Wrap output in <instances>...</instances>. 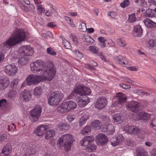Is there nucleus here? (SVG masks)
<instances>
[{
    "label": "nucleus",
    "instance_id": "1",
    "mask_svg": "<svg viewBox=\"0 0 156 156\" xmlns=\"http://www.w3.org/2000/svg\"><path fill=\"white\" fill-rule=\"evenodd\" d=\"M30 66L31 71L34 73L41 74L42 76L48 75L51 80L55 76L56 72L51 62H48L45 65L42 60H37L31 63Z\"/></svg>",
    "mask_w": 156,
    "mask_h": 156
},
{
    "label": "nucleus",
    "instance_id": "2",
    "mask_svg": "<svg viewBox=\"0 0 156 156\" xmlns=\"http://www.w3.org/2000/svg\"><path fill=\"white\" fill-rule=\"evenodd\" d=\"M16 33L13 36L10 37L5 41L3 42L2 51H4L6 49L11 48L13 46L16 45L23 41L26 37V35L23 30L18 28L16 29Z\"/></svg>",
    "mask_w": 156,
    "mask_h": 156
},
{
    "label": "nucleus",
    "instance_id": "3",
    "mask_svg": "<svg viewBox=\"0 0 156 156\" xmlns=\"http://www.w3.org/2000/svg\"><path fill=\"white\" fill-rule=\"evenodd\" d=\"M73 136L70 134L63 135L58 140L57 144L59 147H61L63 145L65 150L68 151L71 149V144L73 142Z\"/></svg>",
    "mask_w": 156,
    "mask_h": 156
},
{
    "label": "nucleus",
    "instance_id": "4",
    "mask_svg": "<svg viewBox=\"0 0 156 156\" xmlns=\"http://www.w3.org/2000/svg\"><path fill=\"white\" fill-rule=\"evenodd\" d=\"M48 75H44L43 76L37 75L30 74L26 78V83L29 86L35 85L43 80L50 81L51 80Z\"/></svg>",
    "mask_w": 156,
    "mask_h": 156
},
{
    "label": "nucleus",
    "instance_id": "5",
    "mask_svg": "<svg viewBox=\"0 0 156 156\" xmlns=\"http://www.w3.org/2000/svg\"><path fill=\"white\" fill-rule=\"evenodd\" d=\"M63 94L61 91H56L52 92L49 96L48 100V104L52 106L58 105L63 99Z\"/></svg>",
    "mask_w": 156,
    "mask_h": 156
},
{
    "label": "nucleus",
    "instance_id": "6",
    "mask_svg": "<svg viewBox=\"0 0 156 156\" xmlns=\"http://www.w3.org/2000/svg\"><path fill=\"white\" fill-rule=\"evenodd\" d=\"M41 108L40 106L36 105L33 109L30 111V118L32 121L35 122L38 120L41 115Z\"/></svg>",
    "mask_w": 156,
    "mask_h": 156
},
{
    "label": "nucleus",
    "instance_id": "7",
    "mask_svg": "<svg viewBox=\"0 0 156 156\" xmlns=\"http://www.w3.org/2000/svg\"><path fill=\"white\" fill-rule=\"evenodd\" d=\"M19 52L21 55L29 56L33 55L34 51L30 45H23L19 48Z\"/></svg>",
    "mask_w": 156,
    "mask_h": 156
},
{
    "label": "nucleus",
    "instance_id": "8",
    "mask_svg": "<svg viewBox=\"0 0 156 156\" xmlns=\"http://www.w3.org/2000/svg\"><path fill=\"white\" fill-rule=\"evenodd\" d=\"M5 72L8 76H13L18 71L17 67L14 64L6 65L4 69Z\"/></svg>",
    "mask_w": 156,
    "mask_h": 156
},
{
    "label": "nucleus",
    "instance_id": "9",
    "mask_svg": "<svg viewBox=\"0 0 156 156\" xmlns=\"http://www.w3.org/2000/svg\"><path fill=\"white\" fill-rule=\"evenodd\" d=\"M107 104V101L106 98L101 97L99 98L96 102L95 107L99 109L104 108Z\"/></svg>",
    "mask_w": 156,
    "mask_h": 156
},
{
    "label": "nucleus",
    "instance_id": "10",
    "mask_svg": "<svg viewBox=\"0 0 156 156\" xmlns=\"http://www.w3.org/2000/svg\"><path fill=\"white\" fill-rule=\"evenodd\" d=\"M47 129V126L46 125H42L37 127L34 131L36 135L38 136H43Z\"/></svg>",
    "mask_w": 156,
    "mask_h": 156
},
{
    "label": "nucleus",
    "instance_id": "11",
    "mask_svg": "<svg viewBox=\"0 0 156 156\" xmlns=\"http://www.w3.org/2000/svg\"><path fill=\"white\" fill-rule=\"evenodd\" d=\"M108 138L107 136L102 133L98 135L96 139L97 143L98 144L104 145L107 142Z\"/></svg>",
    "mask_w": 156,
    "mask_h": 156
},
{
    "label": "nucleus",
    "instance_id": "12",
    "mask_svg": "<svg viewBox=\"0 0 156 156\" xmlns=\"http://www.w3.org/2000/svg\"><path fill=\"white\" fill-rule=\"evenodd\" d=\"M83 90V86L80 84H76L72 92L69 96V99H71L74 96V93L82 96V93Z\"/></svg>",
    "mask_w": 156,
    "mask_h": 156
},
{
    "label": "nucleus",
    "instance_id": "13",
    "mask_svg": "<svg viewBox=\"0 0 156 156\" xmlns=\"http://www.w3.org/2000/svg\"><path fill=\"white\" fill-rule=\"evenodd\" d=\"M31 94L30 91L25 90L22 91L20 94V98L24 101H29L31 98Z\"/></svg>",
    "mask_w": 156,
    "mask_h": 156
},
{
    "label": "nucleus",
    "instance_id": "14",
    "mask_svg": "<svg viewBox=\"0 0 156 156\" xmlns=\"http://www.w3.org/2000/svg\"><path fill=\"white\" fill-rule=\"evenodd\" d=\"M76 101L80 107H83L86 106L89 102V98L87 97L82 98L77 97L76 99Z\"/></svg>",
    "mask_w": 156,
    "mask_h": 156
},
{
    "label": "nucleus",
    "instance_id": "15",
    "mask_svg": "<svg viewBox=\"0 0 156 156\" xmlns=\"http://www.w3.org/2000/svg\"><path fill=\"white\" fill-rule=\"evenodd\" d=\"M94 137L92 136H85L80 141L81 146H87L89 144L94 140Z\"/></svg>",
    "mask_w": 156,
    "mask_h": 156
},
{
    "label": "nucleus",
    "instance_id": "16",
    "mask_svg": "<svg viewBox=\"0 0 156 156\" xmlns=\"http://www.w3.org/2000/svg\"><path fill=\"white\" fill-rule=\"evenodd\" d=\"M102 131L106 132V134L108 135L112 134L115 132L114 126L111 124H108L107 126H105L102 128Z\"/></svg>",
    "mask_w": 156,
    "mask_h": 156
},
{
    "label": "nucleus",
    "instance_id": "17",
    "mask_svg": "<svg viewBox=\"0 0 156 156\" xmlns=\"http://www.w3.org/2000/svg\"><path fill=\"white\" fill-rule=\"evenodd\" d=\"M9 80L7 77H2L0 79V88L3 90L6 89L8 86Z\"/></svg>",
    "mask_w": 156,
    "mask_h": 156
},
{
    "label": "nucleus",
    "instance_id": "18",
    "mask_svg": "<svg viewBox=\"0 0 156 156\" xmlns=\"http://www.w3.org/2000/svg\"><path fill=\"white\" fill-rule=\"evenodd\" d=\"M151 115L144 112H139L136 119L148 120L150 119Z\"/></svg>",
    "mask_w": 156,
    "mask_h": 156
},
{
    "label": "nucleus",
    "instance_id": "19",
    "mask_svg": "<svg viewBox=\"0 0 156 156\" xmlns=\"http://www.w3.org/2000/svg\"><path fill=\"white\" fill-rule=\"evenodd\" d=\"M133 36L136 37H140L142 34V29L140 25L134 26L133 33Z\"/></svg>",
    "mask_w": 156,
    "mask_h": 156
},
{
    "label": "nucleus",
    "instance_id": "20",
    "mask_svg": "<svg viewBox=\"0 0 156 156\" xmlns=\"http://www.w3.org/2000/svg\"><path fill=\"white\" fill-rule=\"evenodd\" d=\"M12 147L10 145H6L4 147L0 155L1 156H6L10 154L12 151Z\"/></svg>",
    "mask_w": 156,
    "mask_h": 156
},
{
    "label": "nucleus",
    "instance_id": "21",
    "mask_svg": "<svg viewBox=\"0 0 156 156\" xmlns=\"http://www.w3.org/2000/svg\"><path fill=\"white\" fill-rule=\"evenodd\" d=\"M139 103L137 102L131 101L130 105L128 107L129 109L132 112H136L137 111L139 108Z\"/></svg>",
    "mask_w": 156,
    "mask_h": 156
},
{
    "label": "nucleus",
    "instance_id": "22",
    "mask_svg": "<svg viewBox=\"0 0 156 156\" xmlns=\"http://www.w3.org/2000/svg\"><path fill=\"white\" fill-rule=\"evenodd\" d=\"M116 97L118 98L117 99L119 102L121 104L125 102L127 99L125 94L121 92L117 93Z\"/></svg>",
    "mask_w": 156,
    "mask_h": 156
},
{
    "label": "nucleus",
    "instance_id": "23",
    "mask_svg": "<svg viewBox=\"0 0 156 156\" xmlns=\"http://www.w3.org/2000/svg\"><path fill=\"white\" fill-rule=\"evenodd\" d=\"M117 62L121 65L122 66L127 67L128 62L126 58L120 56L117 57Z\"/></svg>",
    "mask_w": 156,
    "mask_h": 156
},
{
    "label": "nucleus",
    "instance_id": "24",
    "mask_svg": "<svg viewBox=\"0 0 156 156\" xmlns=\"http://www.w3.org/2000/svg\"><path fill=\"white\" fill-rule=\"evenodd\" d=\"M113 118L114 122L118 123H121L124 119V117L120 113L115 114L113 115Z\"/></svg>",
    "mask_w": 156,
    "mask_h": 156
},
{
    "label": "nucleus",
    "instance_id": "25",
    "mask_svg": "<svg viewBox=\"0 0 156 156\" xmlns=\"http://www.w3.org/2000/svg\"><path fill=\"white\" fill-rule=\"evenodd\" d=\"M145 25L148 28L156 27V23L149 19H146L144 20Z\"/></svg>",
    "mask_w": 156,
    "mask_h": 156
},
{
    "label": "nucleus",
    "instance_id": "26",
    "mask_svg": "<svg viewBox=\"0 0 156 156\" xmlns=\"http://www.w3.org/2000/svg\"><path fill=\"white\" fill-rule=\"evenodd\" d=\"M35 153L34 149L30 146H28L25 151L24 156H33Z\"/></svg>",
    "mask_w": 156,
    "mask_h": 156
},
{
    "label": "nucleus",
    "instance_id": "27",
    "mask_svg": "<svg viewBox=\"0 0 156 156\" xmlns=\"http://www.w3.org/2000/svg\"><path fill=\"white\" fill-rule=\"evenodd\" d=\"M57 110L58 111L62 113L68 112L66 102H64L59 105L57 108Z\"/></svg>",
    "mask_w": 156,
    "mask_h": 156
},
{
    "label": "nucleus",
    "instance_id": "28",
    "mask_svg": "<svg viewBox=\"0 0 156 156\" xmlns=\"http://www.w3.org/2000/svg\"><path fill=\"white\" fill-rule=\"evenodd\" d=\"M89 115L88 114L86 113L83 114L80 119L79 123L80 126H81L84 125L86 121L88 119Z\"/></svg>",
    "mask_w": 156,
    "mask_h": 156
},
{
    "label": "nucleus",
    "instance_id": "29",
    "mask_svg": "<svg viewBox=\"0 0 156 156\" xmlns=\"http://www.w3.org/2000/svg\"><path fill=\"white\" fill-rule=\"evenodd\" d=\"M18 80L16 78L13 79L9 84V87L12 89H17Z\"/></svg>",
    "mask_w": 156,
    "mask_h": 156
},
{
    "label": "nucleus",
    "instance_id": "30",
    "mask_svg": "<svg viewBox=\"0 0 156 156\" xmlns=\"http://www.w3.org/2000/svg\"><path fill=\"white\" fill-rule=\"evenodd\" d=\"M65 102L69 111L71 109H74L77 106L76 103L73 101H68Z\"/></svg>",
    "mask_w": 156,
    "mask_h": 156
},
{
    "label": "nucleus",
    "instance_id": "31",
    "mask_svg": "<svg viewBox=\"0 0 156 156\" xmlns=\"http://www.w3.org/2000/svg\"><path fill=\"white\" fill-rule=\"evenodd\" d=\"M91 125L95 129H99L101 128L102 124L99 120H96L92 122Z\"/></svg>",
    "mask_w": 156,
    "mask_h": 156
},
{
    "label": "nucleus",
    "instance_id": "32",
    "mask_svg": "<svg viewBox=\"0 0 156 156\" xmlns=\"http://www.w3.org/2000/svg\"><path fill=\"white\" fill-rule=\"evenodd\" d=\"M29 61L28 58L27 57H22L20 58L18 61L19 66H22L26 65Z\"/></svg>",
    "mask_w": 156,
    "mask_h": 156
},
{
    "label": "nucleus",
    "instance_id": "33",
    "mask_svg": "<svg viewBox=\"0 0 156 156\" xmlns=\"http://www.w3.org/2000/svg\"><path fill=\"white\" fill-rule=\"evenodd\" d=\"M55 135V131L53 130H50L48 131L45 135V137L46 139L49 140L53 137Z\"/></svg>",
    "mask_w": 156,
    "mask_h": 156
},
{
    "label": "nucleus",
    "instance_id": "34",
    "mask_svg": "<svg viewBox=\"0 0 156 156\" xmlns=\"http://www.w3.org/2000/svg\"><path fill=\"white\" fill-rule=\"evenodd\" d=\"M97 148L96 145L93 144H89L86 148V151L88 152H91L95 151Z\"/></svg>",
    "mask_w": 156,
    "mask_h": 156
},
{
    "label": "nucleus",
    "instance_id": "35",
    "mask_svg": "<svg viewBox=\"0 0 156 156\" xmlns=\"http://www.w3.org/2000/svg\"><path fill=\"white\" fill-rule=\"evenodd\" d=\"M83 38L85 41L88 43H92L94 41V40L90 35H84Z\"/></svg>",
    "mask_w": 156,
    "mask_h": 156
},
{
    "label": "nucleus",
    "instance_id": "36",
    "mask_svg": "<svg viewBox=\"0 0 156 156\" xmlns=\"http://www.w3.org/2000/svg\"><path fill=\"white\" fill-rule=\"evenodd\" d=\"M58 128L60 131L65 132L66 130L68 129L69 126L66 124L61 123L58 126Z\"/></svg>",
    "mask_w": 156,
    "mask_h": 156
},
{
    "label": "nucleus",
    "instance_id": "37",
    "mask_svg": "<svg viewBox=\"0 0 156 156\" xmlns=\"http://www.w3.org/2000/svg\"><path fill=\"white\" fill-rule=\"evenodd\" d=\"M91 132V127L90 126H87L81 131V133L83 135L87 134Z\"/></svg>",
    "mask_w": 156,
    "mask_h": 156
},
{
    "label": "nucleus",
    "instance_id": "38",
    "mask_svg": "<svg viewBox=\"0 0 156 156\" xmlns=\"http://www.w3.org/2000/svg\"><path fill=\"white\" fill-rule=\"evenodd\" d=\"M73 53L75 56L78 59H80L83 57V54L81 52L79 51L77 49L75 50Z\"/></svg>",
    "mask_w": 156,
    "mask_h": 156
},
{
    "label": "nucleus",
    "instance_id": "39",
    "mask_svg": "<svg viewBox=\"0 0 156 156\" xmlns=\"http://www.w3.org/2000/svg\"><path fill=\"white\" fill-rule=\"evenodd\" d=\"M89 48V51L93 54H97L99 52V49L94 46H90Z\"/></svg>",
    "mask_w": 156,
    "mask_h": 156
},
{
    "label": "nucleus",
    "instance_id": "40",
    "mask_svg": "<svg viewBox=\"0 0 156 156\" xmlns=\"http://www.w3.org/2000/svg\"><path fill=\"white\" fill-rule=\"evenodd\" d=\"M34 94L35 96L40 95L41 94L42 90L41 88L40 87H36L34 90Z\"/></svg>",
    "mask_w": 156,
    "mask_h": 156
},
{
    "label": "nucleus",
    "instance_id": "41",
    "mask_svg": "<svg viewBox=\"0 0 156 156\" xmlns=\"http://www.w3.org/2000/svg\"><path fill=\"white\" fill-rule=\"evenodd\" d=\"M62 44L64 47L66 49H70L72 48L71 44L65 39H62Z\"/></svg>",
    "mask_w": 156,
    "mask_h": 156
},
{
    "label": "nucleus",
    "instance_id": "42",
    "mask_svg": "<svg viewBox=\"0 0 156 156\" xmlns=\"http://www.w3.org/2000/svg\"><path fill=\"white\" fill-rule=\"evenodd\" d=\"M16 89L12 90L8 94V97L10 98H14L16 97L17 92Z\"/></svg>",
    "mask_w": 156,
    "mask_h": 156
},
{
    "label": "nucleus",
    "instance_id": "43",
    "mask_svg": "<svg viewBox=\"0 0 156 156\" xmlns=\"http://www.w3.org/2000/svg\"><path fill=\"white\" fill-rule=\"evenodd\" d=\"M91 91L90 89L88 87L83 86V90L82 93V96L85 95H89L90 94Z\"/></svg>",
    "mask_w": 156,
    "mask_h": 156
},
{
    "label": "nucleus",
    "instance_id": "44",
    "mask_svg": "<svg viewBox=\"0 0 156 156\" xmlns=\"http://www.w3.org/2000/svg\"><path fill=\"white\" fill-rule=\"evenodd\" d=\"M124 130L127 133L132 134L133 129H134L133 126H125L124 128Z\"/></svg>",
    "mask_w": 156,
    "mask_h": 156
},
{
    "label": "nucleus",
    "instance_id": "45",
    "mask_svg": "<svg viewBox=\"0 0 156 156\" xmlns=\"http://www.w3.org/2000/svg\"><path fill=\"white\" fill-rule=\"evenodd\" d=\"M147 45L148 47L153 48L154 46L156 45V39L154 40H150L147 43Z\"/></svg>",
    "mask_w": 156,
    "mask_h": 156
},
{
    "label": "nucleus",
    "instance_id": "46",
    "mask_svg": "<svg viewBox=\"0 0 156 156\" xmlns=\"http://www.w3.org/2000/svg\"><path fill=\"white\" fill-rule=\"evenodd\" d=\"M136 20V18L135 16V14H132L129 15L128 21L131 23H133L135 22Z\"/></svg>",
    "mask_w": 156,
    "mask_h": 156
},
{
    "label": "nucleus",
    "instance_id": "47",
    "mask_svg": "<svg viewBox=\"0 0 156 156\" xmlns=\"http://www.w3.org/2000/svg\"><path fill=\"white\" fill-rule=\"evenodd\" d=\"M79 29L81 32H85L87 30L86 25L84 23H82L79 25Z\"/></svg>",
    "mask_w": 156,
    "mask_h": 156
},
{
    "label": "nucleus",
    "instance_id": "48",
    "mask_svg": "<svg viewBox=\"0 0 156 156\" xmlns=\"http://www.w3.org/2000/svg\"><path fill=\"white\" fill-rule=\"evenodd\" d=\"M137 156H147V152L143 150H140L138 151L136 150Z\"/></svg>",
    "mask_w": 156,
    "mask_h": 156
},
{
    "label": "nucleus",
    "instance_id": "49",
    "mask_svg": "<svg viewBox=\"0 0 156 156\" xmlns=\"http://www.w3.org/2000/svg\"><path fill=\"white\" fill-rule=\"evenodd\" d=\"M47 52L48 54L52 55L55 56L56 55V52L50 47L47 48Z\"/></svg>",
    "mask_w": 156,
    "mask_h": 156
},
{
    "label": "nucleus",
    "instance_id": "50",
    "mask_svg": "<svg viewBox=\"0 0 156 156\" xmlns=\"http://www.w3.org/2000/svg\"><path fill=\"white\" fill-rule=\"evenodd\" d=\"M9 57L10 58L11 60L15 59L17 57V52L16 51H13L12 52Z\"/></svg>",
    "mask_w": 156,
    "mask_h": 156
},
{
    "label": "nucleus",
    "instance_id": "51",
    "mask_svg": "<svg viewBox=\"0 0 156 156\" xmlns=\"http://www.w3.org/2000/svg\"><path fill=\"white\" fill-rule=\"evenodd\" d=\"M111 142L113 146H116L118 145L117 138L116 137H112L111 140Z\"/></svg>",
    "mask_w": 156,
    "mask_h": 156
},
{
    "label": "nucleus",
    "instance_id": "52",
    "mask_svg": "<svg viewBox=\"0 0 156 156\" xmlns=\"http://www.w3.org/2000/svg\"><path fill=\"white\" fill-rule=\"evenodd\" d=\"M37 9L38 10V14L40 15L41 14L45 11V9L41 5H38Z\"/></svg>",
    "mask_w": 156,
    "mask_h": 156
},
{
    "label": "nucleus",
    "instance_id": "53",
    "mask_svg": "<svg viewBox=\"0 0 156 156\" xmlns=\"http://www.w3.org/2000/svg\"><path fill=\"white\" fill-rule=\"evenodd\" d=\"M129 0H124L120 4V6L122 8H125L129 5Z\"/></svg>",
    "mask_w": 156,
    "mask_h": 156
},
{
    "label": "nucleus",
    "instance_id": "54",
    "mask_svg": "<svg viewBox=\"0 0 156 156\" xmlns=\"http://www.w3.org/2000/svg\"><path fill=\"white\" fill-rule=\"evenodd\" d=\"M117 42L118 44L121 47L124 46L126 45L125 41L121 39H118Z\"/></svg>",
    "mask_w": 156,
    "mask_h": 156
},
{
    "label": "nucleus",
    "instance_id": "55",
    "mask_svg": "<svg viewBox=\"0 0 156 156\" xmlns=\"http://www.w3.org/2000/svg\"><path fill=\"white\" fill-rule=\"evenodd\" d=\"M116 137L117 138L118 144H121L124 139L123 136L122 135H119Z\"/></svg>",
    "mask_w": 156,
    "mask_h": 156
},
{
    "label": "nucleus",
    "instance_id": "56",
    "mask_svg": "<svg viewBox=\"0 0 156 156\" xmlns=\"http://www.w3.org/2000/svg\"><path fill=\"white\" fill-rule=\"evenodd\" d=\"M7 104L6 100L5 99H3L0 101V107L3 108Z\"/></svg>",
    "mask_w": 156,
    "mask_h": 156
},
{
    "label": "nucleus",
    "instance_id": "57",
    "mask_svg": "<svg viewBox=\"0 0 156 156\" xmlns=\"http://www.w3.org/2000/svg\"><path fill=\"white\" fill-rule=\"evenodd\" d=\"M67 119L68 121L71 122L75 119V116L73 115H69L67 116Z\"/></svg>",
    "mask_w": 156,
    "mask_h": 156
},
{
    "label": "nucleus",
    "instance_id": "58",
    "mask_svg": "<svg viewBox=\"0 0 156 156\" xmlns=\"http://www.w3.org/2000/svg\"><path fill=\"white\" fill-rule=\"evenodd\" d=\"M133 127L134 129L133 130V131L132 133V134H136L140 132V129L138 127L134 126Z\"/></svg>",
    "mask_w": 156,
    "mask_h": 156
},
{
    "label": "nucleus",
    "instance_id": "59",
    "mask_svg": "<svg viewBox=\"0 0 156 156\" xmlns=\"http://www.w3.org/2000/svg\"><path fill=\"white\" fill-rule=\"evenodd\" d=\"M7 138L6 134H3L0 136V142L4 141Z\"/></svg>",
    "mask_w": 156,
    "mask_h": 156
},
{
    "label": "nucleus",
    "instance_id": "60",
    "mask_svg": "<svg viewBox=\"0 0 156 156\" xmlns=\"http://www.w3.org/2000/svg\"><path fill=\"white\" fill-rule=\"evenodd\" d=\"M130 71H136L138 70V68L136 66H132L127 67Z\"/></svg>",
    "mask_w": 156,
    "mask_h": 156
},
{
    "label": "nucleus",
    "instance_id": "61",
    "mask_svg": "<svg viewBox=\"0 0 156 156\" xmlns=\"http://www.w3.org/2000/svg\"><path fill=\"white\" fill-rule=\"evenodd\" d=\"M150 125L151 127L156 126V119H153L152 121L150 122Z\"/></svg>",
    "mask_w": 156,
    "mask_h": 156
},
{
    "label": "nucleus",
    "instance_id": "62",
    "mask_svg": "<svg viewBox=\"0 0 156 156\" xmlns=\"http://www.w3.org/2000/svg\"><path fill=\"white\" fill-rule=\"evenodd\" d=\"M16 128L15 125L12 123L8 126V130L9 131H11L12 130H14Z\"/></svg>",
    "mask_w": 156,
    "mask_h": 156
},
{
    "label": "nucleus",
    "instance_id": "63",
    "mask_svg": "<svg viewBox=\"0 0 156 156\" xmlns=\"http://www.w3.org/2000/svg\"><path fill=\"white\" fill-rule=\"evenodd\" d=\"M120 86L122 88L126 89H129L131 87L130 86L123 83L120 84Z\"/></svg>",
    "mask_w": 156,
    "mask_h": 156
},
{
    "label": "nucleus",
    "instance_id": "64",
    "mask_svg": "<svg viewBox=\"0 0 156 156\" xmlns=\"http://www.w3.org/2000/svg\"><path fill=\"white\" fill-rule=\"evenodd\" d=\"M108 15L112 18H114L116 15V12L113 11L108 12Z\"/></svg>",
    "mask_w": 156,
    "mask_h": 156
}]
</instances>
